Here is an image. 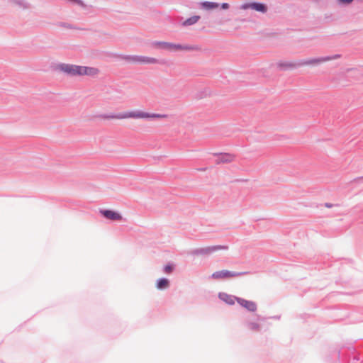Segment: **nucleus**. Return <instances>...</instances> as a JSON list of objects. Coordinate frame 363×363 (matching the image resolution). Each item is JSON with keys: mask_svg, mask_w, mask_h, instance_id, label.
<instances>
[{"mask_svg": "<svg viewBox=\"0 0 363 363\" xmlns=\"http://www.w3.org/2000/svg\"><path fill=\"white\" fill-rule=\"evenodd\" d=\"M223 9H228L229 8V5L227 3H223L221 5Z\"/></svg>", "mask_w": 363, "mask_h": 363, "instance_id": "6ab92c4d", "label": "nucleus"}, {"mask_svg": "<svg viewBox=\"0 0 363 363\" xmlns=\"http://www.w3.org/2000/svg\"><path fill=\"white\" fill-rule=\"evenodd\" d=\"M335 57H320V58H313L305 60L299 64V65H318L322 62H325L327 61H330L333 60Z\"/></svg>", "mask_w": 363, "mask_h": 363, "instance_id": "423d86ee", "label": "nucleus"}, {"mask_svg": "<svg viewBox=\"0 0 363 363\" xmlns=\"http://www.w3.org/2000/svg\"><path fill=\"white\" fill-rule=\"evenodd\" d=\"M228 247L225 246H217L214 247V250H226Z\"/></svg>", "mask_w": 363, "mask_h": 363, "instance_id": "aec40b11", "label": "nucleus"}, {"mask_svg": "<svg viewBox=\"0 0 363 363\" xmlns=\"http://www.w3.org/2000/svg\"><path fill=\"white\" fill-rule=\"evenodd\" d=\"M62 70L72 75H89L95 76L99 71L95 67H89L84 66H77L72 65H63Z\"/></svg>", "mask_w": 363, "mask_h": 363, "instance_id": "f03ea898", "label": "nucleus"}, {"mask_svg": "<svg viewBox=\"0 0 363 363\" xmlns=\"http://www.w3.org/2000/svg\"><path fill=\"white\" fill-rule=\"evenodd\" d=\"M250 8L260 12H266L267 7L264 4L260 3H254L250 6Z\"/></svg>", "mask_w": 363, "mask_h": 363, "instance_id": "9d476101", "label": "nucleus"}, {"mask_svg": "<svg viewBox=\"0 0 363 363\" xmlns=\"http://www.w3.org/2000/svg\"><path fill=\"white\" fill-rule=\"evenodd\" d=\"M278 66L282 69H289L296 67V65L292 62H279Z\"/></svg>", "mask_w": 363, "mask_h": 363, "instance_id": "f8f14e48", "label": "nucleus"}, {"mask_svg": "<svg viewBox=\"0 0 363 363\" xmlns=\"http://www.w3.org/2000/svg\"><path fill=\"white\" fill-rule=\"evenodd\" d=\"M128 59L130 62L140 64H156L158 62L156 58L139 55L131 56Z\"/></svg>", "mask_w": 363, "mask_h": 363, "instance_id": "39448f33", "label": "nucleus"}, {"mask_svg": "<svg viewBox=\"0 0 363 363\" xmlns=\"http://www.w3.org/2000/svg\"><path fill=\"white\" fill-rule=\"evenodd\" d=\"M236 301L247 310L254 312L257 310V305L255 302L251 301L245 300L241 298H236Z\"/></svg>", "mask_w": 363, "mask_h": 363, "instance_id": "0eeeda50", "label": "nucleus"}, {"mask_svg": "<svg viewBox=\"0 0 363 363\" xmlns=\"http://www.w3.org/2000/svg\"><path fill=\"white\" fill-rule=\"evenodd\" d=\"M167 117L165 114H157V113H148L144 111H128L123 113L118 114L117 116H106V118L109 119H125V118H166Z\"/></svg>", "mask_w": 363, "mask_h": 363, "instance_id": "f257e3e1", "label": "nucleus"}, {"mask_svg": "<svg viewBox=\"0 0 363 363\" xmlns=\"http://www.w3.org/2000/svg\"><path fill=\"white\" fill-rule=\"evenodd\" d=\"M173 270V266L172 265H167L165 267H164V272L165 273H167V274H169L172 272Z\"/></svg>", "mask_w": 363, "mask_h": 363, "instance_id": "f3484780", "label": "nucleus"}, {"mask_svg": "<svg viewBox=\"0 0 363 363\" xmlns=\"http://www.w3.org/2000/svg\"><path fill=\"white\" fill-rule=\"evenodd\" d=\"M218 297L220 300L229 305H233L235 303V301H236V298H238L237 297L233 296L225 293H220L218 294Z\"/></svg>", "mask_w": 363, "mask_h": 363, "instance_id": "1a4fd4ad", "label": "nucleus"}, {"mask_svg": "<svg viewBox=\"0 0 363 363\" xmlns=\"http://www.w3.org/2000/svg\"><path fill=\"white\" fill-rule=\"evenodd\" d=\"M240 274V273H238L235 272L228 271V270H220L216 271L211 274L212 279L215 280H223V279H229L233 277H238Z\"/></svg>", "mask_w": 363, "mask_h": 363, "instance_id": "7ed1b4c3", "label": "nucleus"}, {"mask_svg": "<svg viewBox=\"0 0 363 363\" xmlns=\"http://www.w3.org/2000/svg\"><path fill=\"white\" fill-rule=\"evenodd\" d=\"M201 6L205 9H213L218 7V4L217 3L205 1L201 4Z\"/></svg>", "mask_w": 363, "mask_h": 363, "instance_id": "ddd939ff", "label": "nucleus"}, {"mask_svg": "<svg viewBox=\"0 0 363 363\" xmlns=\"http://www.w3.org/2000/svg\"><path fill=\"white\" fill-rule=\"evenodd\" d=\"M234 160V156L229 154H225L222 156V160L223 162H231Z\"/></svg>", "mask_w": 363, "mask_h": 363, "instance_id": "2eb2a0df", "label": "nucleus"}, {"mask_svg": "<svg viewBox=\"0 0 363 363\" xmlns=\"http://www.w3.org/2000/svg\"><path fill=\"white\" fill-rule=\"evenodd\" d=\"M249 328L252 330H258L259 328V325L257 323H251L249 325Z\"/></svg>", "mask_w": 363, "mask_h": 363, "instance_id": "dca6fc26", "label": "nucleus"}, {"mask_svg": "<svg viewBox=\"0 0 363 363\" xmlns=\"http://www.w3.org/2000/svg\"><path fill=\"white\" fill-rule=\"evenodd\" d=\"M342 4H350L353 0H339Z\"/></svg>", "mask_w": 363, "mask_h": 363, "instance_id": "a211bd4d", "label": "nucleus"}, {"mask_svg": "<svg viewBox=\"0 0 363 363\" xmlns=\"http://www.w3.org/2000/svg\"><path fill=\"white\" fill-rule=\"evenodd\" d=\"M199 16H192L188 19H186L184 23H183V25L184 26H190V25H193L194 23H196L199 19Z\"/></svg>", "mask_w": 363, "mask_h": 363, "instance_id": "4468645a", "label": "nucleus"}, {"mask_svg": "<svg viewBox=\"0 0 363 363\" xmlns=\"http://www.w3.org/2000/svg\"><path fill=\"white\" fill-rule=\"evenodd\" d=\"M325 206L328 207V208H330L332 206L331 204H328V203H326L325 204Z\"/></svg>", "mask_w": 363, "mask_h": 363, "instance_id": "412c9836", "label": "nucleus"}, {"mask_svg": "<svg viewBox=\"0 0 363 363\" xmlns=\"http://www.w3.org/2000/svg\"><path fill=\"white\" fill-rule=\"evenodd\" d=\"M160 48L166 49L170 51H177V50H190L192 48L189 46H182L181 45H177L166 42H158L156 43Z\"/></svg>", "mask_w": 363, "mask_h": 363, "instance_id": "20e7f679", "label": "nucleus"}, {"mask_svg": "<svg viewBox=\"0 0 363 363\" xmlns=\"http://www.w3.org/2000/svg\"><path fill=\"white\" fill-rule=\"evenodd\" d=\"M169 286V281L167 279H161L158 280L157 283V288L158 289H164L168 288Z\"/></svg>", "mask_w": 363, "mask_h": 363, "instance_id": "9b49d317", "label": "nucleus"}, {"mask_svg": "<svg viewBox=\"0 0 363 363\" xmlns=\"http://www.w3.org/2000/svg\"><path fill=\"white\" fill-rule=\"evenodd\" d=\"M101 213L105 218L112 220H121L122 219L121 214L111 210L102 211Z\"/></svg>", "mask_w": 363, "mask_h": 363, "instance_id": "6e6552de", "label": "nucleus"}]
</instances>
